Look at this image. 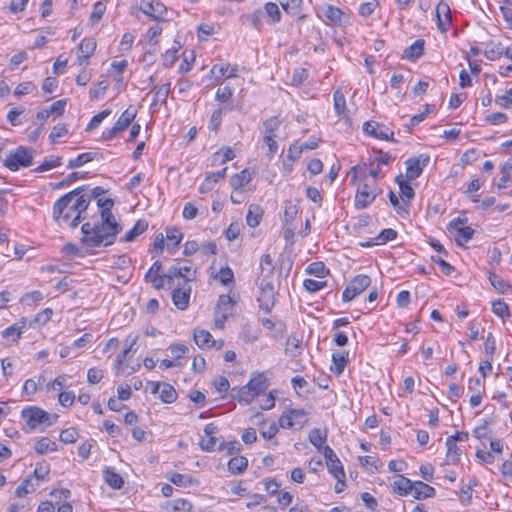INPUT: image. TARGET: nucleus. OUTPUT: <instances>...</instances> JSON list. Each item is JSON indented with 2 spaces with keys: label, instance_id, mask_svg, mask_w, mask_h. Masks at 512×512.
I'll list each match as a JSON object with an SVG mask.
<instances>
[{
  "label": "nucleus",
  "instance_id": "nucleus-1",
  "mask_svg": "<svg viewBox=\"0 0 512 512\" xmlns=\"http://www.w3.org/2000/svg\"><path fill=\"white\" fill-rule=\"evenodd\" d=\"M85 186L78 187L62 197L53 205L52 217L54 221L61 224L67 222L77 213H85L90 204V197L82 194Z\"/></svg>",
  "mask_w": 512,
  "mask_h": 512
},
{
  "label": "nucleus",
  "instance_id": "nucleus-2",
  "mask_svg": "<svg viewBox=\"0 0 512 512\" xmlns=\"http://www.w3.org/2000/svg\"><path fill=\"white\" fill-rule=\"evenodd\" d=\"M101 218L102 222L100 223V228H106L108 232L102 236L95 233L93 237L85 236V239H81V242L85 246L93 248L99 247L102 244L109 246L114 243L116 236L121 232L122 227L116 222L112 210H109V208L101 210Z\"/></svg>",
  "mask_w": 512,
  "mask_h": 512
},
{
  "label": "nucleus",
  "instance_id": "nucleus-3",
  "mask_svg": "<svg viewBox=\"0 0 512 512\" xmlns=\"http://www.w3.org/2000/svg\"><path fill=\"white\" fill-rule=\"evenodd\" d=\"M22 418L31 430L40 429L44 430L46 427L51 426L58 419L57 414H49L43 409L31 406L24 408L21 412Z\"/></svg>",
  "mask_w": 512,
  "mask_h": 512
},
{
  "label": "nucleus",
  "instance_id": "nucleus-4",
  "mask_svg": "<svg viewBox=\"0 0 512 512\" xmlns=\"http://www.w3.org/2000/svg\"><path fill=\"white\" fill-rule=\"evenodd\" d=\"M34 152L35 150L31 147L19 146L14 151L9 152L3 161L4 166L11 171L30 167L33 163Z\"/></svg>",
  "mask_w": 512,
  "mask_h": 512
},
{
  "label": "nucleus",
  "instance_id": "nucleus-5",
  "mask_svg": "<svg viewBox=\"0 0 512 512\" xmlns=\"http://www.w3.org/2000/svg\"><path fill=\"white\" fill-rule=\"evenodd\" d=\"M256 284L260 290L258 302L260 309L264 313H270L275 305V291L271 281L263 278H257Z\"/></svg>",
  "mask_w": 512,
  "mask_h": 512
},
{
  "label": "nucleus",
  "instance_id": "nucleus-6",
  "mask_svg": "<svg viewBox=\"0 0 512 512\" xmlns=\"http://www.w3.org/2000/svg\"><path fill=\"white\" fill-rule=\"evenodd\" d=\"M371 284V278L368 275H357L347 285L342 294L344 302L352 301L358 295L363 293Z\"/></svg>",
  "mask_w": 512,
  "mask_h": 512
},
{
  "label": "nucleus",
  "instance_id": "nucleus-7",
  "mask_svg": "<svg viewBox=\"0 0 512 512\" xmlns=\"http://www.w3.org/2000/svg\"><path fill=\"white\" fill-rule=\"evenodd\" d=\"M377 187L374 182H364L359 185L355 196V207L364 209L368 207L377 197Z\"/></svg>",
  "mask_w": 512,
  "mask_h": 512
},
{
  "label": "nucleus",
  "instance_id": "nucleus-8",
  "mask_svg": "<svg viewBox=\"0 0 512 512\" xmlns=\"http://www.w3.org/2000/svg\"><path fill=\"white\" fill-rule=\"evenodd\" d=\"M429 156L426 154H420L417 157H411L406 160V177L409 180H414L418 178L422 172L423 169L428 165L429 163Z\"/></svg>",
  "mask_w": 512,
  "mask_h": 512
},
{
  "label": "nucleus",
  "instance_id": "nucleus-9",
  "mask_svg": "<svg viewBox=\"0 0 512 512\" xmlns=\"http://www.w3.org/2000/svg\"><path fill=\"white\" fill-rule=\"evenodd\" d=\"M139 9L153 20H162L167 12L166 6L160 0H140Z\"/></svg>",
  "mask_w": 512,
  "mask_h": 512
},
{
  "label": "nucleus",
  "instance_id": "nucleus-10",
  "mask_svg": "<svg viewBox=\"0 0 512 512\" xmlns=\"http://www.w3.org/2000/svg\"><path fill=\"white\" fill-rule=\"evenodd\" d=\"M161 270L162 263L160 261H155L144 277L145 281L152 284V286L157 290L162 289L167 283V273L161 274Z\"/></svg>",
  "mask_w": 512,
  "mask_h": 512
},
{
  "label": "nucleus",
  "instance_id": "nucleus-11",
  "mask_svg": "<svg viewBox=\"0 0 512 512\" xmlns=\"http://www.w3.org/2000/svg\"><path fill=\"white\" fill-rule=\"evenodd\" d=\"M363 131L374 138L381 140H392L393 141V131H391L388 127L383 124L374 121H367L363 124Z\"/></svg>",
  "mask_w": 512,
  "mask_h": 512
},
{
  "label": "nucleus",
  "instance_id": "nucleus-12",
  "mask_svg": "<svg viewBox=\"0 0 512 512\" xmlns=\"http://www.w3.org/2000/svg\"><path fill=\"white\" fill-rule=\"evenodd\" d=\"M323 13L329 23L333 25L345 26L350 22L349 14L339 7L328 4L324 7Z\"/></svg>",
  "mask_w": 512,
  "mask_h": 512
},
{
  "label": "nucleus",
  "instance_id": "nucleus-13",
  "mask_svg": "<svg viewBox=\"0 0 512 512\" xmlns=\"http://www.w3.org/2000/svg\"><path fill=\"white\" fill-rule=\"evenodd\" d=\"M329 472L333 476H345L343 465L330 446H324L322 451Z\"/></svg>",
  "mask_w": 512,
  "mask_h": 512
},
{
  "label": "nucleus",
  "instance_id": "nucleus-14",
  "mask_svg": "<svg viewBox=\"0 0 512 512\" xmlns=\"http://www.w3.org/2000/svg\"><path fill=\"white\" fill-rule=\"evenodd\" d=\"M191 294V286L189 283H183L181 287H178L172 291V301L177 309L186 310L189 306Z\"/></svg>",
  "mask_w": 512,
  "mask_h": 512
},
{
  "label": "nucleus",
  "instance_id": "nucleus-15",
  "mask_svg": "<svg viewBox=\"0 0 512 512\" xmlns=\"http://www.w3.org/2000/svg\"><path fill=\"white\" fill-rule=\"evenodd\" d=\"M175 278H183L184 283H189L194 278V272L189 266L178 267L172 266L167 271V285L172 288Z\"/></svg>",
  "mask_w": 512,
  "mask_h": 512
},
{
  "label": "nucleus",
  "instance_id": "nucleus-16",
  "mask_svg": "<svg viewBox=\"0 0 512 512\" xmlns=\"http://www.w3.org/2000/svg\"><path fill=\"white\" fill-rule=\"evenodd\" d=\"M96 49V41L93 38H84L78 47V63L82 65L87 63V59L90 58Z\"/></svg>",
  "mask_w": 512,
  "mask_h": 512
},
{
  "label": "nucleus",
  "instance_id": "nucleus-17",
  "mask_svg": "<svg viewBox=\"0 0 512 512\" xmlns=\"http://www.w3.org/2000/svg\"><path fill=\"white\" fill-rule=\"evenodd\" d=\"M437 26L442 32H446L450 23V7L445 2H440L436 7Z\"/></svg>",
  "mask_w": 512,
  "mask_h": 512
},
{
  "label": "nucleus",
  "instance_id": "nucleus-18",
  "mask_svg": "<svg viewBox=\"0 0 512 512\" xmlns=\"http://www.w3.org/2000/svg\"><path fill=\"white\" fill-rule=\"evenodd\" d=\"M411 494L413 495L414 499L422 500L434 497L436 491L432 486L422 481H415L412 486Z\"/></svg>",
  "mask_w": 512,
  "mask_h": 512
},
{
  "label": "nucleus",
  "instance_id": "nucleus-19",
  "mask_svg": "<svg viewBox=\"0 0 512 512\" xmlns=\"http://www.w3.org/2000/svg\"><path fill=\"white\" fill-rule=\"evenodd\" d=\"M250 391L257 397L261 393L265 392L268 388V381L263 373H255L252 375L249 382L246 384Z\"/></svg>",
  "mask_w": 512,
  "mask_h": 512
},
{
  "label": "nucleus",
  "instance_id": "nucleus-20",
  "mask_svg": "<svg viewBox=\"0 0 512 512\" xmlns=\"http://www.w3.org/2000/svg\"><path fill=\"white\" fill-rule=\"evenodd\" d=\"M137 116V109L130 105L118 118L114 126L119 132L125 131Z\"/></svg>",
  "mask_w": 512,
  "mask_h": 512
},
{
  "label": "nucleus",
  "instance_id": "nucleus-21",
  "mask_svg": "<svg viewBox=\"0 0 512 512\" xmlns=\"http://www.w3.org/2000/svg\"><path fill=\"white\" fill-rule=\"evenodd\" d=\"M148 229V222L144 219H139L132 229L125 233L121 238L124 242H131L136 239L139 235L144 233Z\"/></svg>",
  "mask_w": 512,
  "mask_h": 512
},
{
  "label": "nucleus",
  "instance_id": "nucleus-22",
  "mask_svg": "<svg viewBox=\"0 0 512 512\" xmlns=\"http://www.w3.org/2000/svg\"><path fill=\"white\" fill-rule=\"evenodd\" d=\"M413 483L409 478L399 475L392 485L393 491L400 496H406L411 493Z\"/></svg>",
  "mask_w": 512,
  "mask_h": 512
},
{
  "label": "nucleus",
  "instance_id": "nucleus-23",
  "mask_svg": "<svg viewBox=\"0 0 512 512\" xmlns=\"http://www.w3.org/2000/svg\"><path fill=\"white\" fill-rule=\"evenodd\" d=\"M105 482L113 489H121L124 485L123 478L111 467H106L103 471Z\"/></svg>",
  "mask_w": 512,
  "mask_h": 512
},
{
  "label": "nucleus",
  "instance_id": "nucleus-24",
  "mask_svg": "<svg viewBox=\"0 0 512 512\" xmlns=\"http://www.w3.org/2000/svg\"><path fill=\"white\" fill-rule=\"evenodd\" d=\"M138 336H134L132 337L131 335H129L125 341H124V344H125V349L122 351V353L118 354L116 359H115V362H116V365L117 366H121L124 364V361L125 359L127 358V356L129 355L130 352H135L136 349L134 348V346L136 345L137 341H138Z\"/></svg>",
  "mask_w": 512,
  "mask_h": 512
},
{
  "label": "nucleus",
  "instance_id": "nucleus-25",
  "mask_svg": "<svg viewBox=\"0 0 512 512\" xmlns=\"http://www.w3.org/2000/svg\"><path fill=\"white\" fill-rule=\"evenodd\" d=\"M260 268L261 272L258 278L266 279V281H270V278L273 276L274 266L272 257L269 254H265L260 259Z\"/></svg>",
  "mask_w": 512,
  "mask_h": 512
},
{
  "label": "nucleus",
  "instance_id": "nucleus-26",
  "mask_svg": "<svg viewBox=\"0 0 512 512\" xmlns=\"http://www.w3.org/2000/svg\"><path fill=\"white\" fill-rule=\"evenodd\" d=\"M262 216V207L257 204H251L246 215V222L250 227H256L260 224Z\"/></svg>",
  "mask_w": 512,
  "mask_h": 512
},
{
  "label": "nucleus",
  "instance_id": "nucleus-27",
  "mask_svg": "<svg viewBox=\"0 0 512 512\" xmlns=\"http://www.w3.org/2000/svg\"><path fill=\"white\" fill-rule=\"evenodd\" d=\"M231 397L234 400L248 404L255 398V395L250 391L249 387L245 385L240 388H232Z\"/></svg>",
  "mask_w": 512,
  "mask_h": 512
},
{
  "label": "nucleus",
  "instance_id": "nucleus-28",
  "mask_svg": "<svg viewBox=\"0 0 512 512\" xmlns=\"http://www.w3.org/2000/svg\"><path fill=\"white\" fill-rule=\"evenodd\" d=\"M247 466L248 460L244 456L233 457L228 462V470L233 475L241 474L246 470Z\"/></svg>",
  "mask_w": 512,
  "mask_h": 512
},
{
  "label": "nucleus",
  "instance_id": "nucleus-29",
  "mask_svg": "<svg viewBox=\"0 0 512 512\" xmlns=\"http://www.w3.org/2000/svg\"><path fill=\"white\" fill-rule=\"evenodd\" d=\"M424 44L425 42L423 39L416 40L413 44L405 49L404 53L406 58L410 60L419 59L423 55Z\"/></svg>",
  "mask_w": 512,
  "mask_h": 512
},
{
  "label": "nucleus",
  "instance_id": "nucleus-30",
  "mask_svg": "<svg viewBox=\"0 0 512 512\" xmlns=\"http://www.w3.org/2000/svg\"><path fill=\"white\" fill-rule=\"evenodd\" d=\"M169 481L172 482L174 485L179 487H189L193 484L197 483V481L188 474H180L177 472H173L168 477Z\"/></svg>",
  "mask_w": 512,
  "mask_h": 512
},
{
  "label": "nucleus",
  "instance_id": "nucleus-31",
  "mask_svg": "<svg viewBox=\"0 0 512 512\" xmlns=\"http://www.w3.org/2000/svg\"><path fill=\"white\" fill-rule=\"evenodd\" d=\"M252 179V175L248 170H242L241 172L232 176L230 184L234 190L242 189Z\"/></svg>",
  "mask_w": 512,
  "mask_h": 512
},
{
  "label": "nucleus",
  "instance_id": "nucleus-32",
  "mask_svg": "<svg viewBox=\"0 0 512 512\" xmlns=\"http://www.w3.org/2000/svg\"><path fill=\"white\" fill-rule=\"evenodd\" d=\"M333 366L331 367V371L335 375H340L343 373L345 366L348 362V354L346 353H333L332 355Z\"/></svg>",
  "mask_w": 512,
  "mask_h": 512
},
{
  "label": "nucleus",
  "instance_id": "nucleus-33",
  "mask_svg": "<svg viewBox=\"0 0 512 512\" xmlns=\"http://www.w3.org/2000/svg\"><path fill=\"white\" fill-rule=\"evenodd\" d=\"M212 335L207 330L195 329L194 330V341L197 346L201 349L210 348L212 341Z\"/></svg>",
  "mask_w": 512,
  "mask_h": 512
},
{
  "label": "nucleus",
  "instance_id": "nucleus-34",
  "mask_svg": "<svg viewBox=\"0 0 512 512\" xmlns=\"http://www.w3.org/2000/svg\"><path fill=\"white\" fill-rule=\"evenodd\" d=\"M35 451L38 454H46L57 450V444L48 437H42L35 443Z\"/></svg>",
  "mask_w": 512,
  "mask_h": 512
},
{
  "label": "nucleus",
  "instance_id": "nucleus-35",
  "mask_svg": "<svg viewBox=\"0 0 512 512\" xmlns=\"http://www.w3.org/2000/svg\"><path fill=\"white\" fill-rule=\"evenodd\" d=\"M326 440L327 433L322 432L318 428L312 429L309 433V441L321 452L323 451V444L326 442Z\"/></svg>",
  "mask_w": 512,
  "mask_h": 512
},
{
  "label": "nucleus",
  "instance_id": "nucleus-36",
  "mask_svg": "<svg viewBox=\"0 0 512 512\" xmlns=\"http://www.w3.org/2000/svg\"><path fill=\"white\" fill-rule=\"evenodd\" d=\"M160 399L162 402L171 404L177 399V392L175 388L168 383H162V388L160 390Z\"/></svg>",
  "mask_w": 512,
  "mask_h": 512
},
{
  "label": "nucleus",
  "instance_id": "nucleus-37",
  "mask_svg": "<svg viewBox=\"0 0 512 512\" xmlns=\"http://www.w3.org/2000/svg\"><path fill=\"white\" fill-rule=\"evenodd\" d=\"M234 305L233 299L229 295H221L218 299L215 311L230 315Z\"/></svg>",
  "mask_w": 512,
  "mask_h": 512
},
{
  "label": "nucleus",
  "instance_id": "nucleus-38",
  "mask_svg": "<svg viewBox=\"0 0 512 512\" xmlns=\"http://www.w3.org/2000/svg\"><path fill=\"white\" fill-rule=\"evenodd\" d=\"M446 447H447V453H446V459L449 464H457L459 461L460 456V449L457 447L455 442H452V440H446Z\"/></svg>",
  "mask_w": 512,
  "mask_h": 512
},
{
  "label": "nucleus",
  "instance_id": "nucleus-39",
  "mask_svg": "<svg viewBox=\"0 0 512 512\" xmlns=\"http://www.w3.org/2000/svg\"><path fill=\"white\" fill-rule=\"evenodd\" d=\"M81 231H82L81 239H85V236L93 237L94 233L102 236V235L106 234V232H108V229L100 228V224L92 225L89 222H86L82 225Z\"/></svg>",
  "mask_w": 512,
  "mask_h": 512
},
{
  "label": "nucleus",
  "instance_id": "nucleus-40",
  "mask_svg": "<svg viewBox=\"0 0 512 512\" xmlns=\"http://www.w3.org/2000/svg\"><path fill=\"white\" fill-rule=\"evenodd\" d=\"M280 4L288 14L297 16L301 12L302 0H280Z\"/></svg>",
  "mask_w": 512,
  "mask_h": 512
},
{
  "label": "nucleus",
  "instance_id": "nucleus-41",
  "mask_svg": "<svg viewBox=\"0 0 512 512\" xmlns=\"http://www.w3.org/2000/svg\"><path fill=\"white\" fill-rule=\"evenodd\" d=\"M489 281L491 285L501 294H506L511 286L499 275L490 274Z\"/></svg>",
  "mask_w": 512,
  "mask_h": 512
},
{
  "label": "nucleus",
  "instance_id": "nucleus-42",
  "mask_svg": "<svg viewBox=\"0 0 512 512\" xmlns=\"http://www.w3.org/2000/svg\"><path fill=\"white\" fill-rule=\"evenodd\" d=\"M306 273L315 275L316 277L319 278H323L329 273V270L325 267V264L323 262L317 261L307 266Z\"/></svg>",
  "mask_w": 512,
  "mask_h": 512
},
{
  "label": "nucleus",
  "instance_id": "nucleus-43",
  "mask_svg": "<svg viewBox=\"0 0 512 512\" xmlns=\"http://www.w3.org/2000/svg\"><path fill=\"white\" fill-rule=\"evenodd\" d=\"M264 14L270 19L271 23H277L281 19V12L276 3L268 2L264 6Z\"/></svg>",
  "mask_w": 512,
  "mask_h": 512
},
{
  "label": "nucleus",
  "instance_id": "nucleus-44",
  "mask_svg": "<svg viewBox=\"0 0 512 512\" xmlns=\"http://www.w3.org/2000/svg\"><path fill=\"white\" fill-rule=\"evenodd\" d=\"M170 87H171V83L168 82V83L161 85L157 89H154L153 91L155 92V95H154V99L152 101V105H156L159 102L165 103L166 99L170 93Z\"/></svg>",
  "mask_w": 512,
  "mask_h": 512
},
{
  "label": "nucleus",
  "instance_id": "nucleus-45",
  "mask_svg": "<svg viewBox=\"0 0 512 512\" xmlns=\"http://www.w3.org/2000/svg\"><path fill=\"white\" fill-rule=\"evenodd\" d=\"M473 235H474V229H472L471 227H463V228H458V232H456V235H455V241L457 242L458 245L462 246L464 245V243H467L469 240H471L473 238Z\"/></svg>",
  "mask_w": 512,
  "mask_h": 512
},
{
  "label": "nucleus",
  "instance_id": "nucleus-46",
  "mask_svg": "<svg viewBox=\"0 0 512 512\" xmlns=\"http://www.w3.org/2000/svg\"><path fill=\"white\" fill-rule=\"evenodd\" d=\"M334 99V110L337 115H342L346 109V99L340 89H337L333 93Z\"/></svg>",
  "mask_w": 512,
  "mask_h": 512
},
{
  "label": "nucleus",
  "instance_id": "nucleus-47",
  "mask_svg": "<svg viewBox=\"0 0 512 512\" xmlns=\"http://www.w3.org/2000/svg\"><path fill=\"white\" fill-rule=\"evenodd\" d=\"M60 165H61V157L50 156L49 158L45 159L41 165H39L37 168H35L34 172L40 173V172L48 171V170L58 167Z\"/></svg>",
  "mask_w": 512,
  "mask_h": 512
},
{
  "label": "nucleus",
  "instance_id": "nucleus-48",
  "mask_svg": "<svg viewBox=\"0 0 512 512\" xmlns=\"http://www.w3.org/2000/svg\"><path fill=\"white\" fill-rule=\"evenodd\" d=\"M281 125V120L277 116L268 118L264 123L263 136H273L274 132Z\"/></svg>",
  "mask_w": 512,
  "mask_h": 512
},
{
  "label": "nucleus",
  "instance_id": "nucleus-49",
  "mask_svg": "<svg viewBox=\"0 0 512 512\" xmlns=\"http://www.w3.org/2000/svg\"><path fill=\"white\" fill-rule=\"evenodd\" d=\"M289 413L295 423V427L301 429L308 421L307 413L304 409H290Z\"/></svg>",
  "mask_w": 512,
  "mask_h": 512
},
{
  "label": "nucleus",
  "instance_id": "nucleus-50",
  "mask_svg": "<svg viewBox=\"0 0 512 512\" xmlns=\"http://www.w3.org/2000/svg\"><path fill=\"white\" fill-rule=\"evenodd\" d=\"M301 340L294 336H290L286 343L285 352L291 357H296L300 354Z\"/></svg>",
  "mask_w": 512,
  "mask_h": 512
},
{
  "label": "nucleus",
  "instance_id": "nucleus-51",
  "mask_svg": "<svg viewBox=\"0 0 512 512\" xmlns=\"http://www.w3.org/2000/svg\"><path fill=\"white\" fill-rule=\"evenodd\" d=\"M505 49L500 44L487 46L484 55L488 60L495 61L504 55Z\"/></svg>",
  "mask_w": 512,
  "mask_h": 512
},
{
  "label": "nucleus",
  "instance_id": "nucleus-52",
  "mask_svg": "<svg viewBox=\"0 0 512 512\" xmlns=\"http://www.w3.org/2000/svg\"><path fill=\"white\" fill-rule=\"evenodd\" d=\"M93 160V156L91 153H82L79 154L76 158L69 160L67 167L69 169L78 168L90 161Z\"/></svg>",
  "mask_w": 512,
  "mask_h": 512
},
{
  "label": "nucleus",
  "instance_id": "nucleus-53",
  "mask_svg": "<svg viewBox=\"0 0 512 512\" xmlns=\"http://www.w3.org/2000/svg\"><path fill=\"white\" fill-rule=\"evenodd\" d=\"M60 441L65 444L75 443L79 438V433L76 428H68L60 433Z\"/></svg>",
  "mask_w": 512,
  "mask_h": 512
},
{
  "label": "nucleus",
  "instance_id": "nucleus-54",
  "mask_svg": "<svg viewBox=\"0 0 512 512\" xmlns=\"http://www.w3.org/2000/svg\"><path fill=\"white\" fill-rule=\"evenodd\" d=\"M395 180L399 185L401 196L412 199L415 193L411 185L402 179V175H398Z\"/></svg>",
  "mask_w": 512,
  "mask_h": 512
},
{
  "label": "nucleus",
  "instance_id": "nucleus-55",
  "mask_svg": "<svg viewBox=\"0 0 512 512\" xmlns=\"http://www.w3.org/2000/svg\"><path fill=\"white\" fill-rule=\"evenodd\" d=\"M492 311L501 318L510 316L509 307L507 303L501 299L494 301L492 303Z\"/></svg>",
  "mask_w": 512,
  "mask_h": 512
},
{
  "label": "nucleus",
  "instance_id": "nucleus-56",
  "mask_svg": "<svg viewBox=\"0 0 512 512\" xmlns=\"http://www.w3.org/2000/svg\"><path fill=\"white\" fill-rule=\"evenodd\" d=\"M216 71H218V75H217L218 77L226 75L228 71H229V73H228L229 78H233V77L237 76V68L235 66L230 67L229 65H227L226 67H224V66L218 67L217 65H214L210 70V74L212 76H215Z\"/></svg>",
  "mask_w": 512,
  "mask_h": 512
},
{
  "label": "nucleus",
  "instance_id": "nucleus-57",
  "mask_svg": "<svg viewBox=\"0 0 512 512\" xmlns=\"http://www.w3.org/2000/svg\"><path fill=\"white\" fill-rule=\"evenodd\" d=\"M397 237V231L392 228L383 229L376 237V244H386Z\"/></svg>",
  "mask_w": 512,
  "mask_h": 512
},
{
  "label": "nucleus",
  "instance_id": "nucleus-58",
  "mask_svg": "<svg viewBox=\"0 0 512 512\" xmlns=\"http://www.w3.org/2000/svg\"><path fill=\"white\" fill-rule=\"evenodd\" d=\"M223 111H224L223 108H218L213 111V113L211 114V117H210L209 128L216 133L218 132V130L221 126Z\"/></svg>",
  "mask_w": 512,
  "mask_h": 512
},
{
  "label": "nucleus",
  "instance_id": "nucleus-59",
  "mask_svg": "<svg viewBox=\"0 0 512 512\" xmlns=\"http://www.w3.org/2000/svg\"><path fill=\"white\" fill-rule=\"evenodd\" d=\"M110 114H111V110H109V109H105V110L99 112L98 114H96L95 116L92 117L86 130L91 131V130L97 128L101 124V122L106 117H108Z\"/></svg>",
  "mask_w": 512,
  "mask_h": 512
},
{
  "label": "nucleus",
  "instance_id": "nucleus-60",
  "mask_svg": "<svg viewBox=\"0 0 512 512\" xmlns=\"http://www.w3.org/2000/svg\"><path fill=\"white\" fill-rule=\"evenodd\" d=\"M50 471V465L46 461L38 463L34 469L32 478L35 477L37 480H44Z\"/></svg>",
  "mask_w": 512,
  "mask_h": 512
},
{
  "label": "nucleus",
  "instance_id": "nucleus-61",
  "mask_svg": "<svg viewBox=\"0 0 512 512\" xmlns=\"http://www.w3.org/2000/svg\"><path fill=\"white\" fill-rule=\"evenodd\" d=\"M166 237L174 242V248H176L183 239V233L177 227H168L166 228Z\"/></svg>",
  "mask_w": 512,
  "mask_h": 512
},
{
  "label": "nucleus",
  "instance_id": "nucleus-62",
  "mask_svg": "<svg viewBox=\"0 0 512 512\" xmlns=\"http://www.w3.org/2000/svg\"><path fill=\"white\" fill-rule=\"evenodd\" d=\"M511 170H512V163L511 162L504 163V165L501 168L502 176H501L499 182L497 183V187L499 189L506 187V183L511 179V176H510Z\"/></svg>",
  "mask_w": 512,
  "mask_h": 512
},
{
  "label": "nucleus",
  "instance_id": "nucleus-63",
  "mask_svg": "<svg viewBox=\"0 0 512 512\" xmlns=\"http://www.w3.org/2000/svg\"><path fill=\"white\" fill-rule=\"evenodd\" d=\"M68 134V128L65 124H58L52 128V131L49 135V140L51 143H56L57 139L63 137Z\"/></svg>",
  "mask_w": 512,
  "mask_h": 512
},
{
  "label": "nucleus",
  "instance_id": "nucleus-64",
  "mask_svg": "<svg viewBox=\"0 0 512 512\" xmlns=\"http://www.w3.org/2000/svg\"><path fill=\"white\" fill-rule=\"evenodd\" d=\"M105 10H106V5L103 2H101V1L96 2L94 4L93 11L90 15V21L93 24L97 23L103 17Z\"/></svg>",
  "mask_w": 512,
  "mask_h": 512
}]
</instances>
